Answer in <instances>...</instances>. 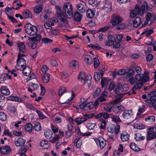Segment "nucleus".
Listing matches in <instances>:
<instances>
[{"label": "nucleus", "instance_id": "obj_46", "mask_svg": "<svg viewBox=\"0 0 156 156\" xmlns=\"http://www.w3.org/2000/svg\"><path fill=\"white\" fill-rule=\"evenodd\" d=\"M113 107L112 106H110L109 105L107 104L104 106L103 108L105 111L108 112H111L112 111Z\"/></svg>", "mask_w": 156, "mask_h": 156}, {"label": "nucleus", "instance_id": "obj_41", "mask_svg": "<svg viewBox=\"0 0 156 156\" xmlns=\"http://www.w3.org/2000/svg\"><path fill=\"white\" fill-rule=\"evenodd\" d=\"M123 37V35L121 34L117 35L116 36V38L115 39V42L120 43V42Z\"/></svg>", "mask_w": 156, "mask_h": 156}, {"label": "nucleus", "instance_id": "obj_45", "mask_svg": "<svg viewBox=\"0 0 156 156\" xmlns=\"http://www.w3.org/2000/svg\"><path fill=\"white\" fill-rule=\"evenodd\" d=\"M79 11L81 13L85 12V8L83 4H79Z\"/></svg>", "mask_w": 156, "mask_h": 156}, {"label": "nucleus", "instance_id": "obj_19", "mask_svg": "<svg viewBox=\"0 0 156 156\" xmlns=\"http://www.w3.org/2000/svg\"><path fill=\"white\" fill-rule=\"evenodd\" d=\"M108 40L106 42V44L107 46H111L114 44V41L115 40V37L112 35H109L108 37Z\"/></svg>", "mask_w": 156, "mask_h": 156}, {"label": "nucleus", "instance_id": "obj_54", "mask_svg": "<svg viewBox=\"0 0 156 156\" xmlns=\"http://www.w3.org/2000/svg\"><path fill=\"white\" fill-rule=\"evenodd\" d=\"M7 119L5 114L3 112H0V119L2 121H5Z\"/></svg>", "mask_w": 156, "mask_h": 156}, {"label": "nucleus", "instance_id": "obj_22", "mask_svg": "<svg viewBox=\"0 0 156 156\" xmlns=\"http://www.w3.org/2000/svg\"><path fill=\"white\" fill-rule=\"evenodd\" d=\"M155 116L152 115L149 116L145 118V121L147 124H151L155 121Z\"/></svg>", "mask_w": 156, "mask_h": 156}, {"label": "nucleus", "instance_id": "obj_34", "mask_svg": "<svg viewBox=\"0 0 156 156\" xmlns=\"http://www.w3.org/2000/svg\"><path fill=\"white\" fill-rule=\"evenodd\" d=\"M87 47L89 48H91L94 50H100L101 48L100 45L97 44H90L88 45Z\"/></svg>", "mask_w": 156, "mask_h": 156}, {"label": "nucleus", "instance_id": "obj_6", "mask_svg": "<svg viewBox=\"0 0 156 156\" xmlns=\"http://www.w3.org/2000/svg\"><path fill=\"white\" fill-rule=\"evenodd\" d=\"M156 138V126L148 128L147 129V140H151Z\"/></svg>", "mask_w": 156, "mask_h": 156}, {"label": "nucleus", "instance_id": "obj_58", "mask_svg": "<svg viewBox=\"0 0 156 156\" xmlns=\"http://www.w3.org/2000/svg\"><path fill=\"white\" fill-rule=\"evenodd\" d=\"M66 91V89L65 87H61L58 91V95L59 96L62 95Z\"/></svg>", "mask_w": 156, "mask_h": 156}, {"label": "nucleus", "instance_id": "obj_7", "mask_svg": "<svg viewBox=\"0 0 156 156\" xmlns=\"http://www.w3.org/2000/svg\"><path fill=\"white\" fill-rule=\"evenodd\" d=\"M120 127V126L119 125L115 126V125L111 124L108 125L107 130L108 133L111 134H117L119 131Z\"/></svg>", "mask_w": 156, "mask_h": 156}, {"label": "nucleus", "instance_id": "obj_55", "mask_svg": "<svg viewBox=\"0 0 156 156\" xmlns=\"http://www.w3.org/2000/svg\"><path fill=\"white\" fill-rule=\"evenodd\" d=\"M28 148L27 147V146L26 145V147L25 146L22 147L20 148L19 150V152L24 153L26 152L28 150Z\"/></svg>", "mask_w": 156, "mask_h": 156}, {"label": "nucleus", "instance_id": "obj_12", "mask_svg": "<svg viewBox=\"0 0 156 156\" xmlns=\"http://www.w3.org/2000/svg\"><path fill=\"white\" fill-rule=\"evenodd\" d=\"M25 55L24 54H21L20 53H19L18 55V59L17 60V64L16 66V68L18 69H19V68H18V67L20 66V65L19 64V63L20 62V63H21L23 61V63H24V64L22 65H21V68H23L26 65V60L25 59L23 58H22L21 57L23 56H25Z\"/></svg>", "mask_w": 156, "mask_h": 156}, {"label": "nucleus", "instance_id": "obj_52", "mask_svg": "<svg viewBox=\"0 0 156 156\" xmlns=\"http://www.w3.org/2000/svg\"><path fill=\"white\" fill-rule=\"evenodd\" d=\"M101 92V90L100 88H97L93 94V95L94 97L98 96Z\"/></svg>", "mask_w": 156, "mask_h": 156}, {"label": "nucleus", "instance_id": "obj_9", "mask_svg": "<svg viewBox=\"0 0 156 156\" xmlns=\"http://www.w3.org/2000/svg\"><path fill=\"white\" fill-rule=\"evenodd\" d=\"M146 22L142 21V26H145L148 23L151 24L154 20V17L150 12H148L146 16Z\"/></svg>", "mask_w": 156, "mask_h": 156}, {"label": "nucleus", "instance_id": "obj_16", "mask_svg": "<svg viewBox=\"0 0 156 156\" xmlns=\"http://www.w3.org/2000/svg\"><path fill=\"white\" fill-rule=\"evenodd\" d=\"M26 142V140L22 138H19L15 142V145L17 146H23Z\"/></svg>", "mask_w": 156, "mask_h": 156}, {"label": "nucleus", "instance_id": "obj_40", "mask_svg": "<svg viewBox=\"0 0 156 156\" xmlns=\"http://www.w3.org/2000/svg\"><path fill=\"white\" fill-rule=\"evenodd\" d=\"M151 97L150 99L151 101H154L156 100V92L153 91L151 92L150 94Z\"/></svg>", "mask_w": 156, "mask_h": 156}, {"label": "nucleus", "instance_id": "obj_25", "mask_svg": "<svg viewBox=\"0 0 156 156\" xmlns=\"http://www.w3.org/2000/svg\"><path fill=\"white\" fill-rule=\"evenodd\" d=\"M130 147L132 150L136 152L140 151L141 149L138 146L134 143H132L130 144Z\"/></svg>", "mask_w": 156, "mask_h": 156}, {"label": "nucleus", "instance_id": "obj_27", "mask_svg": "<svg viewBox=\"0 0 156 156\" xmlns=\"http://www.w3.org/2000/svg\"><path fill=\"white\" fill-rule=\"evenodd\" d=\"M134 138L136 141H141L145 138V136H142L140 133H137L135 134Z\"/></svg>", "mask_w": 156, "mask_h": 156}, {"label": "nucleus", "instance_id": "obj_38", "mask_svg": "<svg viewBox=\"0 0 156 156\" xmlns=\"http://www.w3.org/2000/svg\"><path fill=\"white\" fill-rule=\"evenodd\" d=\"M53 133L51 130H48L45 132L44 135L45 137L47 138H49L52 137Z\"/></svg>", "mask_w": 156, "mask_h": 156}, {"label": "nucleus", "instance_id": "obj_60", "mask_svg": "<svg viewBox=\"0 0 156 156\" xmlns=\"http://www.w3.org/2000/svg\"><path fill=\"white\" fill-rule=\"evenodd\" d=\"M48 69V68L46 65H44L41 68V70L42 72L44 74H48L47 73V72Z\"/></svg>", "mask_w": 156, "mask_h": 156}, {"label": "nucleus", "instance_id": "obj_36", "mask_svg": "<svg viewBox=\"0 0 156 156\" xmlns=\"http://www.w3.org/2000/svg\"><path fill=\"white\" fill-rule=\"evenodd\" d=\"M135 10H131L130 12V17L131 18H133L136 16L137 15H139L138 13V12Z\"/></svg>", "mask_w": 156, "mask_h": 156}, {"label": "nucleus", "instance_id": "obj_32", "mask_svg": "<svg viewBox=\"0 0 156 156\" xmlns=\"http://www.w3.org/2000/svg\"><path fill=\"white\" fill-rule=\"evenodd\" d=\"M153 32V30H152L149 28H147L144 30L142 34H145L146 36H149Z\"/></svg>", "mask_w": 156, "mask_h": 156}, {"label": "nucleus", "instance_id": "obj_35", "mask_svg": "<svg viewBox=\"0 0 156 156\" xmlns=\"http://www.w3.org/2000/svg\"><path fill=\"white\" fill-rule=\"evenodd\" d=\"M77 61L76 60L72 61L69 63V66L71 69H74L77 65Z\"/></svg>", "mask_w": 156, "mask_h": 156}, {"label": "nucleus", "instance_id": "obj_15", "mask_svg": "<svg viewBox=\"0 0 156 156\" xmlns=\"http://www.w3.org/2000/svg\"><path fill=\"white\" fill-rule=\"evenodd\" d=\"M96 10L95 9H88L86 11V16L87 18L92 19L95 15Z\"/></svg>", "mask_w": 156, "mask_h": 156}, {"label": "nucleus", "instance_id": "obj_50", "mask_svg": "<svg viewBox=\"0 0 156 156\" xmlns=\"http://www.w3.org/2000/svg\"><path fill=\"white\" fill-rule=\"evenodd\" d=\"M33 129L37 131H39L41 130V127L40 124L39 123H37L35 124L34 126Z\"/></svg>", "mask_w": 156, "mask_h": 156}, {"label": "nucleus", "instance_id": "obj_53", "mask_svg": "<svg viewBox=\"0 0 156 156\" xmlns=\"http://www.w3.org/2000/svg\"><path fill=\"white\" fill-rule=\"evenodd\" d=\"M94 66L95 68L98 67L100 64L98 59L97 58H95L94 59Z\"/></svg>", "mask_w": 156, "mask_h": 156}, {"label": "nucleus", "instance_id": "obj_8", "mask_svg": "<svg viewBox=\"0 0 156 156\" xmlns=\"http://www.w3.org/2000/svg\"><path fill=\"white\" fill-rule=\"evenodd\" d=\"M94 140L98 147L103 149L106 144V141L101 136L97 138H94Z\"/></svg>", "mask_w": 156, "mask_h": 156}, {"label": "nucleus", "instance_id": "obj_11", "mask_svg": "<svg viewBox=\"0 0 156 156\" xmlns=\"http://www.w3.org/2000/svg\"><path fill=\"white\" fill-rule=\"evenodd\" d=\"M133 115V111L132 110H125L122 114L123 119H130Z\"/></svg>", "mask_w": 156, "mask_h": 156}, {"label": "nucleus", "instance_id": "obj_48", "mask_svg": "<svg viewBox=\"0 0 156 156\" xmlns=\"http://www.w3.org/2000/svg\"><path fill=\"white\" fill-rule=\"evenodd\" d=\"M135 78H136V77ZM129 81L130 83L132 85H134L135 84H136L137 82H138L136 79H135L134 77H130L129 78Z\"/></svg>", "mask_w": 156, "mask_h": 156}, {"label": "nucleus", "instance_id": "obj_17", "mask_svg": "<svg viewBox=\"0 0 156 156\" xmlns=\"http://www.w3.org/2000/svg\"><path fill=\"white\" fill-rule=\"evenodd\" d=\"M11 151V149L9 146H5L1 148V153L3 154H9Z\"/></svg>", "mask_w": 156, "mask_h": 156}, {"label": "nucleus", "instance_id": "obj_3", "mask_svg": "<svg viewBox=\"0 0 156 156\" xmlns=\"http://www.w3.org/2000/svg\"><path fill=\"white\" fill-rule=\"evenodd\" d=\"M92 77L90 74L87 75L83 72H81L79 74V82L88 88L91 85V80Z\"/></svg>", "mask_w": 156, "mask_h": 156}, {"label": "nucleus", "instance_id": "obj_43", "mask_svg": "<svg viewBox=\"0 0 156 156\" xmlns=\"http://www.w3.org/2000/svg\"><path fill=\"white\" fill-rule=\"evenodd\" d=\"M123 94H120L119 95V97L115 100H114L111 102V103L112 104H116L120 102L121 101V99L123 98Z\"/></svg>", "mask_w": 156, "mask_h": 156}, {"label": "nucleus", "instance_id": "obj_28", "mask_svg": "<svg viewBox=\"0 0 156 156\" xmlns=\"http://www.w3.org/2000/svg\"><path fill=\"white\" fill-rule=\"evenodd\" d=\"M84 61L88 64H91L93 63V60L89 55H86L84 57Z\"/></svg>", "mask_w": 156, "mask_h": 156}, {"label": "nucleus", "instance_id": "obj_33", "mask_svg": "<svg viewBox=\"0 0 156 156\" xmlns=\"http://www.w3.org/2000/svg\"><path fill=\"white\" fill-rule=\"evenodd\" d=\"M41 38V36L40 35H37L36 36L32 37L29 38V40L30 41H39Z\"/></svg>", "mask_w": 156, "mask_h": 156}, {"label": "nucleus", "instance_id": "obj_4", "mask_svg": "<svg viewBox=\"0 0 156 156\" xmlns=\"http://www.w3.org/2000/svg\"><path fill=\"white\" fill-rule=\"evenodd\" d=\"M63 9L68 18L71 19L73 17V8L71 4L68 3L64 5Z\"/></svg>", "mask_w": 156, "mask_h": 156}, {"label": "nucleus", "instance_id": "obj_47", "mask_svg": "<svg viewBox=\"0 0 156 156\" xmlns=\"http://www.w3.org/2000/svg\"><path fill=\"white\" fill-rule=\"evenodd\" d=\"M112 121L115 122H121V120L119 116L114 115L113 117H111Z\"/></svg>", "mask_w": 156, "mask_h": 156}, {"label": "nucleus", "instance_id": "obj_21", "mask_svg": "<svg viewBox=\"0 0 156 156\" xmlns=\"http://www.w3.org/2000/svg\"><path fill=\"white\" fill-rule=\"evenodd\" d=\"M1 92L3 95L6 96L9 95L10 93L9 90L5 86H3L1 87Z\"/></svg>", "mask_w": 156, "mask_h": 156}, {"label": "nucleus", "instance_id": "obj_2", "mask_svg": "<svg viewBox=\"0 0 156 156\" xmlns=\"http://www.w3.org/2000/svg\"><path fill=\"white\" fill-rule=\"evenodd\" d=\"M153 8L152 5L148 4L146 1H144L140 6L138 5H136L135 9L137 10L140 15L142 16L146 12L152 11Z\"/></svg>", "mask_w": 156, "mask_h": 156}, {"label": "nucleus", "instance_id": "obj_56", "mask_svg": "<svg viewBox=\"0 0 156 156\" xmlns=\"http://www.w3.org/2000/svg\"><path fill=\"white\" fill-rule=\"evenodd\" d=\"M25 105L27 107L31 110H34L35 108L30 103L27 102L25 103Z\"/></svg>", "mask_w": 156, "mask_h": 156}, {"label": "nucleus", "instance_id": "obj_64", "mask_svg": "<svg viewBox=\"0 0 156 156\" xmlns=\"http://www.w3.org/2000/svg\"><path fill=\"white\" fill-rule=\"evenodd\" d=\"M154 102L151 101L149 104L148 105L149 106L152 107H153L154 109L156 110V101H154Z\"/></svg>", "mask_w": 156, "mask_h": 156}, {"label": "nucleus", "instance_id": "obj_63", "mask_svg": "<svg viewBox=\"0 0 156 156\" xmlns=\"http://www.w3.org/2000/svg\"><path fill=\"white\" fill-rule=\"evenodd\" d=\"M36 112L38 114L39 118L41 119H43L44 118H46V117L45 116H44V115L43 114H42L41 113V112L40 111L37 110L36 111Z\"/></svg>", "mask_w": 156, "mask_h": 156}, {"label": "nucleus", "instance_id": "obj_23", "mask_svg": "<svg viewBox=\"0 0 156 156\" xmlns=\"http://www.w3.org/2000/svg\"><path fill=\"white\" fill-rule=\"evenodd\" d=\"M19 48L20 52L24 53L26 51V47L23 42H19L17 44Z\"/></svg>", "mask_w": 156, "mask_h": 156}, {"label": "nucleus", "instance_id": "obj_44", "mask_svg": "<svg viewBox=\"0 0 156 156\" xmlns=\"http://www.w3.org/2000/svg\"><path fill=\"white\" fill-rule=\"evenodd\" d=\"M42 9V7L41 6H36L34 9V12L35 13H38L40 12Z\"/></svg>", "mask_w": 156, "mask_h": 156}, {"label": "nucleus", "instance_id": "obj_29", "mask_svg": "<svg viewBox=\"0 0 156 156\" xmlns=\"http://www.w3.org/2000/svg\"><path fill=\"white\" fill-rule=\"evenodd\" d=\"M22 15L25 18H31L32 17V13L28 10H25L22 13Z\"/></svg>", "mask_w": 156, "mask_h": 156}, {"label": "nucleus", "instance_id": "obj_5", "mask_svg": "<svg viewBox=\"0 0 156 156\" xmlns=\"http://www.w3.org/2000/svg\"><path fill=\"white\" fill-rule=\"evenodd\" d=\"M34 28L37 30V28L35 26H32L31 24L28 23L25 26V30L30 36H33L37 34V32L34 31Z\"/></svg>", "mask_w": 156, "mask_h": 156}, {"label": "nucleus", "instance_id": "obj_20", "mask_svg": "<svg viewBox=\"0 0 156 156\" xmlns=\"http://www.w3.org/2000/svg\"><path fill=\"white\" fill-rule=\"evenodd\" d=\"M129 135L125 131H123L121 134V139L122 141L125 142L127 141L129 139Z\"/></svg>", "mask_w": 156, "mask_h": 156}, {"label": "nucleus", "instance_id": "obj_61", "mask_svg": "<svg viewBox=\"0 0 156 156\" xmlns=\"http://www.w3.org/2000/svg\"><path fill=\"white\" fill-rule=\"evenodd\" d=\"M59 137V136L58 135H56L52 139H50V141L52 143H55L58 140Z\"/></svg>", "mask_w": 156, "mask_h": 156}, {"label": "nucleus", "instance_id": "obj_39", "mask_svg": "<svg viewBox=\"0 0 156 156\" xmlns=\"http://www.w3.org/2000/svg\"><path fill=\"white\" fill-rule=\"evenodd\" d=\"M50 75L44 74L42 78V80L44 83H48L49 80Z\"/></svg>", "mask_w": 156, "mask_h": 156}, {"label": "nucleus", "instance_id": "obj_42", "mask_svg": "<svg viewBox=\"0 0 156 156\" xmlns=\"http://www.w3.org/2000/svg\"><path fill=\"white\" fill-rule=\"evenodd\" d=\"M65 13H64L63 12L61 11L58 12L57 17L58 20H62V19H65Z\"/></svg>", "mask_w": 156, "mask_h": 156}, {"label": "nucleus", "instance_id": "obj_37", "mask_svg": "<svg viewBox=\"0 0 156 156\" xmlns=\"http://www.w3.org/2000/svg\"><path fill=\"white\" fill-rule=\"evenodd\" d=\"M123 86L121 83H119L116 86V88L115 90V93L117 94L118 93L120 90L122 91H124V90L122 89Z\"/></svg>", "mask_w": 156, "mask_h": 156}, {"label": "nucleus", "instance_id": "obj_1", "mask_svg": "<svg viewBox=\"0 0 156 156\" xmlns=\"http://www.w3.org/2000/svg\"><path fill=\"white\" fill-rule=\"evenodd\" d=\"M136 79L137 82V83L132 88V93L135 94V91L137 89H140L143 85V83L149 80V77L148 76V73L147 72H144V74H139L136 75Z\"/></svg>", "mask_w": 156, "mask_h": 156}, {"label": "nucleus", "instance_id": "obj_31", "mask_svg": "<svg viewBox=\"0 0 156 156\" xmlns=\"http://www.w3.org/2000/svg\"><path fill=\"white\" fill-rule=\"evenodd\" d=\"M109 79L108 78H102L101 80V86L102 87L107 86L108 84Z\"/></svg>", "mask_w": 156, "mask_h": 156}, {"label": "nucleus", "instance_id": "obj_51", "mask_svg": "<svg viewBox=\"0 0 156 156\" xmlns=\"http://www.w3.org/2000/svg\"><path fill=\"white\" fill-rule=\"evenodd\" d=\"M94 79L97 81L100 80L101 78V76L100 73L98 72H96L94 73Z\"/></svg>", "mask_w": 156, "mask_h": 156}, {"label": "nucleus", "instance_id": "obj_18", "mask_svg": "<svg viewBox=\"0 0 156 156\" xmlns=\"http://www.w3.org/2000/svg\"><path fill=\"white\" fill-rule=\"evenodd\" d=\"M103 8L105 12H110L112 9V4L109 2H107L104 4Z\"/></svg>", "mask_w": 156, "mask_h": 156}, {"label": "nucleus", "instance_id": "obj_62", "mask_svg": "<svg viewBox=\"0 0 156 156\" xmlns=\"http://www.w3.org/2000/svg\"><path fill=\"white\" fill-rule=\"evenodd\" d=\"M126 72V70L125 69H121L118 71L117 74L119 75H122L124 74Z\"/></svg>", "mask_w": 156, "mask_h": 156}, {"label": "nucleus", "instance_id": "obj_59", "mask_svg": "<svg viewBox=\"0 0 156 156\" xmlns=\"http://www.w3.org/2000/svg\"><path fill=\"white\" fill-rule=\"evenodd\" d=\"M26 131L30 132L32 130V125L30 123L27 124L25 127Z\"/></svg>", "mask_w": 156, "mask_h": 156}, {"label": "nucleus", "instance_id": "obj_24", "mask_svg": "<svg viewBox=\"0 0 156 156\" xmlns=\"http://www.w3.org/2000/svg\"><path fill=\"white\" fill-rule=\"evenodd\" d=\"M22 68L23 69V73L24 75L27 76L30 74L31 72V69L29 66H26V65Z\"/></svg>", "mask_w": 156, "mask_h": 156}, {"label": "nucleus", "instance_id": "obj_49", "mask_svg": "<svg viewBox=\"0 0 156 156\" xmlns=\"http://www.w3.org/2000/svg\"><path fill=\"white\" fill-rule=\"evenodd\" d=\"M100 121L101 122L100 125V128L101 129H105V128L106 125V122L104 119H99Z\"/></svg>", "mask_w": 156, "mask_h": 156}, {"label": "nucleus", "instance_id": "obj_10", "mask_svg": "<svg viewBox=\"0 0 156 156\" xmlns=\"http://www.w3.org/2000/svg\"><path fill=\"white\" fill-rule=\"evenodd\" d=\"M123 21V19L119 15H115L112 16L110 23L113 25L115 26L120 23Z\"/></svg>", "mask_w": 156, "mask_h": 156}, {"label": "nucleus", "instance_id": "obj_30", "mask_svg": "<svg viewBox=\"0 0 156 156\" xmlns=\"http://www.w3.org/2000/svg\"><path fill=\"white\" fill-rule=\"evenodd\" d=\"M59 22L58 23L59 26L60 27H62L63 26H66L67 22L65 19H62V20H58Z\"/></svg>", "mask_w": 156, "mask_h": 156}, {"label": "nucleus", "instance_id": "obj_13", "mask_svg": "<svg viewBox=\"0 0 156 156\" xmlns=\"http://www.w3.org/2000/svg\"><path fill=\"white\" fill-rule=\"evenodd\" d=\"M145 106L142 105L140 107L138 110V112L137 113L136 119L139 120L141 118L144 117L145 114L141 115V114L145 111Z\"/></svg>", "mask_w": 156, "mask_h": 156}, {"label": "nucleus", "instance_id": "obj_14", "mask_svg": "<svg viewBox=\"0 0 156 156\" xmlns=\"http://www.w3.org/2000/svg\"><path fill=\"white\" fill-rule=\"evenodd\" d=\"M124 108L122 105H115L112 108L113 112L116 114L118 113H121L124 110Z\"/></svg>", "mask_w": 156, "mask_h": 156}, {"label": "nucleus", "instance_id": "obj_26", "mask_svg": "<svg viewBox=\"0 0 156 156\" xmlns=\"http://www.w3.org/2000/svg\"><path fill=\"white\" fill-rule=\"evenodd\" d=\"M141 23L142 24V22L141 18L140 17H136L133 21V24L135 27L140 26Z\"/></svg>", "mask_w": 156, "mask_h": 156}, {"label": "nucleus", "instance_id": "obj_57", "mask_svg": "<svg viewBox=\"0 0 156 156\" xmlns=\"http://www.w3.org/2000/svg\"><path fill=\"white\" fill-rule=\"evenodd\" d=\"M94 105L92 102L86 103V108H88L89 110H91L93 108H94Z\"/></svg>", "mask_w": 156, "mask_h": 156}]
</instances>
